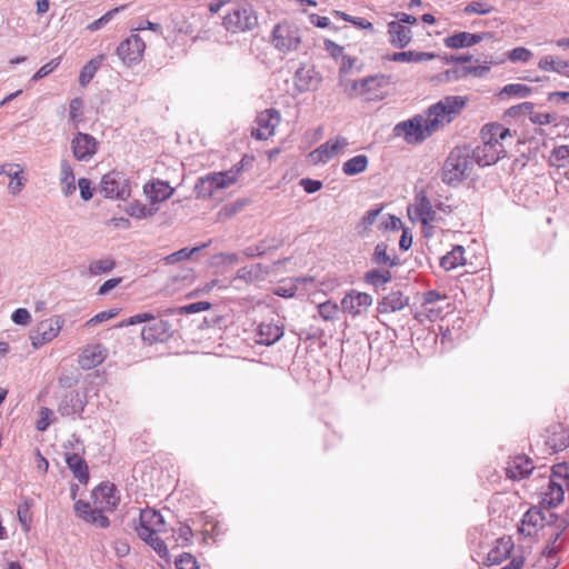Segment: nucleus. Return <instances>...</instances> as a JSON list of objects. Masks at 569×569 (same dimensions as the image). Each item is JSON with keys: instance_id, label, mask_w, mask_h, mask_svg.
<instances>
[{"instance_id": "nucleus-1", "label": "nucleus", "mask_w": 569, "mask_h": 569, "mask_svg": "<svg viewBox=\"0 0 569 569\" xmlns=\"http://www.w3.org/2000/svg\"><path fill=\"white\" fill-rule=\"evenodd\" d=\"M482 143L471 150L477 164L481 167L498 162L507 153V147L512 143L510 129L500 123H487L481 129Z\"/></svg>"}, {"instance_id": "nucleus-2", "label": "nucleus", "mask_w": 569, "mask_h": 569, "mask_svg": "<svg viewBox=\"0 0 569 569\" xmlns=\"http://www.w3.org/2000/svg\"><path fill=\"white\" fill-rule=\"evenodd\" d=\"M475 158L468 147H457L447 157L442 167V181L456 186L467 179L475 167Z\"/></svg>"}, {"instance_id": "nucleus-3", "label": "nucleus", "mask_w": 569, "mask_h": 569, "mask_svg": "<svg viewBox=\"0 0 569 569\" xmlns=\"http://www.w3.org/2000/svg\"><path fill=\"white\" fill-rule=\"evenodd\" d=\"M243 168L244 158L229 170L210 172L199 178L194 187L197 196L199 198H211L216 191L230 188L239 180Z\"/></svg>"}, {"instance_id": "nucleus-4", "label": "nucleus", "mask_w": 569, "mask_h": 569, "mask_svg": "<svg viewBox=\"0 0 569 569\" xmlns=\"http://www.w3.org/2000/svg\"><path fill=\"white\" fill-rule=\"evenodd\" d=\"M467 104V98L447 96L431 104L425 113L428 123L436 132L456 119Z\"/></svg>"}, {"instance_id": "nucleus-5", "label": "nucleus", "mask_w": 569, "mask_h": 569, "mask_svg": "<svg viewBox=\"0 0 569 569\" xmlns=\"http://www.w3.org/2000/svg\"><path fill=\"white\" fill-rule=\"evenodd\" d=\"M467 104V98L447 96L431 104L425 113L428 123L436 132L456 119Z\"/></svg>"}, {"instance_id": "nucleus-6", "label": "nucleus", "mask_w": 569, "mask_h": 569, "mask_svg": "<svg viewBox=\"0 0 569 569\" xmlns=\"http://www.w3.org/2000/svg\"><path fill=\"white\" fill-rule=\"evenodd\" d=\"M467 104V98L447 96L431 104L425 113L428 123L436 132L456 119Z\"/></svg>"}, {"instance_id": "nucleus-7", "label": "nucleus", "mask_w": 569, "mask_h": 569, "mask_svg": "<svg viewBox=\"0 0 569 569\" xmlns=\"http://www.w3.org/2000/svg\"><path fill=\"white\" fill-rule=\"evenodd\" d=\"M270 43L282 54L299 52L302 49V31L290 21L276 24L270 34Z\"/></svg>"}, {"instance_id": "nucleus-8", "label": "nucleus", "mask_w": 569, "mask_h": 569, "mask_svg": "<svg viewBox=\"0 0 569 569\" xmlns=\"http://www.w3.org/2000/svg\"><path fill=\"white\" fill-rule=\"evenodd\" d=\"M227 31L240 33L253 30L258 26V16L248 2L232 4L222 18Z\"/></svg>"}, {"instance_id": "nucleus-9", "label": "nucleus", "mask_w": 569, "mask_h": 569, "mask_svg": "<svg viewBox=\"0 0 569 569\" xmlns=\"http://www.w3.org/2000/svg\"><path fill=\"white\" fill-rule=\"evenodd\" d=\"M393 132L397 137H402L407 143H421L435 131L428 123L425 114H417L413 118L396 124Z\"/></svg>"}, {"instance_id": "nucleus-10", "label": "nucleus", "mask_w": 569, "mask_h": 569, "mask_svg": "<svg viewBox=\"0 0 569 569\" xmlns=\"http://www.w3.org/2000/svg\"><path fill=\"white\" fill-rule=\"evenodd\" d=\"M287 262L288 258L277 260L263 259L262 261L252 263L249 267H243L238 271V276L239 278H243L249 281H261L268 278H277L283 273Z\"/></svg>"}, {"instance_id": "nucleus-11", "label": "nucleus", "mask_w": 569, "mask_h": 569, "mask_svg": "<svg viewBox=\"0 0 569 569\" xmlns=\"http://www.w3.org/2000/svg\"><path fill=\"white\" fill-rule=\"evenodd\" d=\"M100 192L107 198L127 200L131 194L130 181L123 173L110 171L101 179Z\"/></svg>"}, {"instance_id": "nucleus-12", "label": "nucleus", "mask_w": 569, "mask_h": 569, "mask_svg": "<svg viewBox=\"0 0 569 569\" xmlns=\"http://www.w3.org/2000/svg\"><path fill=\"white\" fill-rule=\"evenodd\" d=\"M64 320L61 316H54L51 319L40 321L30 336L32 346L38 348L53 340L59 335Z\"/></svg>"}, {"instance_id": "nucleus-13", "label": "nucleus", "mask_w": 569, "mask_h": 569, "mask_svg": "<svg viewBox=\"0 0 569 569\" xmlns=\"http://www.w3.org/2000/svg\"><path fill=\"white\" fill-rule=\"evenodd\" d=\"M349 146L347 138L337 136L320 144L317 149L309 153L312 163H326L333 157L340 154Z\"/></svg>"}, {"instance_id": "nucleus-14", "label": "nucleus", "mask_w": 569, "mask_h": 569, "mask_svg": "<svg viewBox=\"0 0 569 569\" xmlns=\"http://www.w3.org/2000/svg\"><path fill=\"white\" fill-rule=\"evenodd\" d=\"M146 49L144 41L138 34H131L120 42L117 48V54L127 66H132L142 59Z\"/></svg>"}, {"instance_id": "nucleus-15", "label": "nucleus", "mask_w": 569, "mask_h": 569, "mask_svg": "<svg viewBox=\"0 0 569 569\" xmlns=\"http://www.w3.org/2000/svg\"><path fill=\"white\" fill-rule=\"evenodd\" d=\"M407 212L412 222H420L423 228H427L436 216L431 202L423 192L415 197V202L407 208Z\"/></svg>"}, {"instance_id": "nucleus-16", "label": "nucleus", "mask_w": 569, "mask_h": 569, "mask_svg": "<svg viewBox=\"0 0 569 569\" xmlns=\"http://www.w3.org/2000/svg\"><path fill=\"white\" fill-rule=\"evenodd\" d=\"M280 112L276 109H267L257 116L256 129L252 136L258 140H267L274 134V130L280 123Z\"/></svg>"}, {"instance_id": "nucleus-17", "label": "nucleus", "mask_w": 569, "mask_h": 569, "mask_svg": "<svg viewBox=\"0 0 569 569\" xmlns=\"http://www.w3.org/2000/svg\"><path fill=\"white\" fill-rule=\"evenodd\" d=\"M73 157L78 161H89L98 151L99 142L89 133L77 132L70 142Z\"/></svg>"}, {"instance_id": "nucleus-18", "label": "nucleus", "mask_w": 569, "mask_h": 569, "mask_svg": "<svg viewBox=\"0 0 569 569\" xmlns=\"http://www.w3.org/2000/svg\"><path fill=\"white\" fill-rule=\"evenodd\" d=\"M373 299L369 293L351 290L341 300V309L352 317L363 315L371 306Z\"/></svg>"}, {"instance_id": "nucleus-19", "label": "nucleus", "mask_w": 569, "mask_h": 569, "mask_svg": "<svg viewBox=\"0 0 569 569\" xmlns=\"http://www.w3.org/2000/svg\"><path fill=\"white\" fill-rule=\"evenodd\" d=\"M73 509L76 516L87 523L103 529L110 526L109 518L103 515V509L99 508V506L92 508L89 502L84 500H78L74 502Z\"/></svg>"}, {"instance_id": "nucleus-20", "label": "nucleus", "mask_w": 569, "mask_h": 569, "mask_svg": "<svg viewBox=\"0 0 569 569\" xmlns=\"http://www.w3.org/2000/svg\"><path fill=\"white\" fill-rule=\"evenodd\" d=\"M466 253H472V251H447V254L440 258V266L445 270H452L458 266H467L466 272L475 273L485 266V258L481 256L480 261L473 262L468 261Z\"/></svg>"}, {"instance_id": "nucleus-21", "label": "nucleus", "mask_w": 569, "mask_h": 569, "mask_svg": "<svg viewBox=\"0 0 569 569\" xmlns=\"http://www.w3.org/2000/svg\"><path fill=\"white\" fill-rule=\"evenodd\" d=\"M321 80V76L316 68L307 64H301L293 76V84L299 92L316 90Z\"/></svg>"}, {"instance_id": "nucleus-22", "label": "nucleus", "mask_w": 569, "mask_h": 569, "mask_svg": "<svg viewBox=\"0 0 569 569\" xmlns=\"http://www.w3.org/2000/svg\"><path fill=\"white\" fill-rule=\"evenodd\" d=\"M117 487L113 483H101L92 491L94 503L99 508L112 511L119 503L120 498L117 496Z\"/></svg>"}, {"instance_id": "nucleus-23", "label": "nucleus", "mask_w": 569, "mask_h": 569, "mask_svg": "<svg viewBox=\"0 0 569 569\" xmlns=\"http://www.w3.org/2000/svg\"><path fill=\"white\" fill-rule=\"evenodd\" d=\"M380 228L388 230L392 233H400L399 249H410L412 244V234L408 228H405L402 221L392 214H385L381 218Z\"/></svg>"}, {"instance_id": "nucleus-24", "label": "nucleus", "mask_w": 569, "mask_h": 569, "mask_svg": "<svg viewBox=\"0 0 569 569\" xmlns=\"http://www.w3.org/2000/svg\"><path fill=\"white\" fill-rule=\"evenodd\" d=\"M170 330L171 325L168 320H158L142 328L141 338L149 345L163 342L170 337Z\"/></svg>"}, {"instance_id": "nucleus-25", "label": "nucleus", "mask_w": 569, "mask_h": 569, "mask_svg": "<svg viewBox=\"0 0 569 569\" xmlns=\"http://www.w3.org/2000/svg\"><path fill=\"white\" fill-rule=\"evenodd\" d=\"M515 545L510 536L497 539L495 547L488 552L485 565L496 566L505 561L511 553Z\"/></svg>"}, {"instance_id": "nucleus-26", "label": "nucleus", "mask_w": 569, "mask_h": 569, "mask_svg": "<svg viewBox=\"0 0 569 569\" xmlns=\"http://www.w3.org/2000/svg\"><path fill=\"white\" fill-rule=\"evenodd\" d=\"M11 177L8 184V191L12 196L21 192L26 184V177L23 176V168L18 163H2L0 164V176Z\"/></svg>"}, {"instance_id": "nucleus-27", "label": "nucleus", "mask_w": 569, "mask_h": 569, "mask_svg": "<svg viewBox=\"0 0 569 569\" xmlns=\"http://www.w3.org/2000/svg\"><path fill=\"white\" fill-rule=\"evenodd\" d=\"M491 34L489 32L481 33H470V32H458L452 36L447 37L443 42L447 48L450 49H459L472 47L486 38H490Z\"/></svg>"}, {"instance_id": "nucleus-28", "label": "nucleus", "mask_w": 569, "mask_h": 569, "mask_svg": "<svg viewBox=\"0 0 569 569\" xmlns=\"http://www.w3.org/2000/svg\"><path fill=\"white\" fill-rule=\"evenodd\" d=\"M84 397L79 391H71L61 399L58 412L63 417L80 416L84 410Z\"/></svg>"}, {"instance_id": "nucleus-29", "label": "nucleus", "mask_w": 569, "mask_h": 569, "mask_svg": "<svg viewBox=\"0 0 569 569\" xmlns=\"http://www.w3.org/2000/svg\"><path fill=\"white\" fill-rule=\"evenodd\" d=\"M389 42L398 49L406 48L412 39V31L400 22L391 21L388 23Z\"/></svg>"}, {"instance_id": "nucleus-30", "label": "nucleus", "mask_w": 569, "mask_h": 569, "mask_svg": "<svg viewBox=\"0 0 569 569\" xmlns=\"http://www.w3.org/2000/svg\"><path fill=\"white\" fill-rule=\"evenodd\" d=\"M408 305L409 297L397 290L385 296L378 303L377 310L379 313L396 312L402 310Z\"/></svg>"}, {"instance_id": "nucleus-31", "label": "nucleus", "mask_w": 569, "mask_h": 569, "mask_svg": "<svg viewBox=\"0 0 569 569\" xmlns=\"http://www.w3.org/2000/svg\"><path fill=\"white\" fill-rule=\"evenodd\" d=\"M143 192L151 202L156 203L169 199L173 193V189L168 182L156 180L144 184Z\"/></svg>"}, {"instance_id": "nucleus-32", "label": "nucleus", "mask_w": 569, "mask_h": 569, "mask_svg": "<svg viewBox=\"0 0 569 569\" xmlns=\"http://www.w3.org/2000/svg\"><path fill=\"white\" fill-rule=\"evenodd\" d=\"M535 466L527 456H516L507 467V476L511 479H522L528 477Z\"/></svg>"}, {"instance_id": "nucleus-33", "label": "nucleus", "mask_w": 569, "mask_h": 569, "mask_svg": "<svg viewBox=\"0 0 569 569\" xmlns=\"http://www.w3.org/2000/svg\"><path fill=\"white\" fill-rule=\"evenodd\" d=\"M387 84L388 80L382 74H376L363 78V98L367 100L381 99V89Z\"/></svg>"}, {"instance_id": "nucleus-34", "label": "nucleus", "mask_w": 569, "mask_h": 569, "mask_svg": "<svg viewBox=\"0 0 569 569\" xmlns=\"http://www.w3.org/2000/svg\"><path fill=\"white\" fill-rule=\"evenodd\" d=\"M106 358L104 349L100 346L86 348L79 358V363L82 369L89 370L103 362Z\"/></svg>"}, {"instance_id": "nucleus-35", "label": "nucleus", "mask_w": 569, "mask_h": 569, "mask_svg": "<svg viewBox=\"0 0 569 569\" xmlns=\"http://www.w3.org/2000/svg\"><path fill=\"white\" fill-rule=\"evenodd\" d=\"M565 497V490L561 483L556 482L552 478L549 479L548 490L540 502V506L545 509L556 508L562 502Z\"/></svg>"}, {"instance_id": "nucleus-36", "label": "nucleus", "mask_w": 569, "mask_h": 569, "mask_svg": "<svg viewBox=\"0 0 569 569\" xmlns=\"http://www.w3.org/2000/svg\"><path fill=\"white\" fill-rule=\"evenodd\" d=\"M283 327L274 323H260L258 327V342L266 346H271L279 341L283 336Z\"/></svg>"}, {"instance_id": "nucleus-37", "label": "nucleus", "mask_w": 569, "mask_h": 569, "mask_svg": "<svg viewBox=\"0 0 569 569\" xmlns=\"http://www.w3.org/2000/svg\"><path fill=\"white\" fill-rule=\"evenodd\" d=\"M66 462L72 471L74 478L81 483H87L89 480L88 465L83 458L78 453H66Z\"/></svg>"}, {"instance_id": "nucleus-38", "label": "nucleus", "mask_w": 569, "mask_h": 569, "mask_svg": "<svg viewBox=\"0 0 569 569\" xmlns=\"http://www.w3.org/2000/svg\"><path fill=\"white\" fill-rule=\"evenodd\" d=\"M60 184L61 191L66 197L76 191V178L71 164L67 160L60 163Z\"/></svg>"}, {"instance_id": "nucleus-39", "label": "nucleus", "mask_w": 569, "mask_h": 569, "mask_svg": "<svg viewBox=\"0 0 569 569\" xmlns=\"http://www.w3.org/2000/svg\"><path fill=\"white\" fill-rule=\"evenodd\" d=\"M391 272L389 269H371L363 276V281L372 286L376 290L383 288V286L391 281Z\"/></svg>"}, {"instance_id": "nucleus-40", "label": "nucleus", "mask_w": 569, "mask_h": 569, "mask_svg": "<svg viewBox=\"0 0 569 569\" xmlns=\"http://www.w3.org/2000/svg\"><path fill=\"white\" fill-rule=\"evenodd\" d=\"M435 58L433 53L430 52H419V51H401L395 52L390 56L391 61L396 62H422L432 60Z\"/></svg>"}, {"instance_id": "nucleus-41", "label": "nucleus", "mask_w": 569, "mask_h": 569, "mask_svg": "<svg viewBox=\"0 0 569 569\" xmlns=\"http://www.w3.org/2000/svg\"><path fill=\"white\" fill-rule=\"evenodd\" d=\"M106 56L99 54L96 58L91 59L80 71L79 74V83L80 86L84 87L87 86L92 78L94 77L96 72L104 61Z\"/></svg>"}, {"instance_id": "nucleus-42", "label": "nucleus", "mask_w": 569, "mask_h": 569, "mask_svg": "<svg viewBox=\"0 0 569 569\" xmlns=\"http://www.w3.org/2000/svg\"><path fill=\"white\" fill-rule=\"evenodd\" d=\"M139 522L146 527L159 531L160 528L164 525V518L159 511L147 508L140 511Z\"/></svg>"}, {"instance_id": "nucleus-43", "label": "nucleus", "mask_w": 569, "mask_h": 569, "mask_svg": "<svg viewBox=\"0 0 569 569\" xmlns=\"http://www.w3.org/2000/svg\"><path fill=\"white\" fill-rule=\"evenodd\" d=\"M368 157L365 154H358L347 160L342 164V172L346 176H356L363 172L368 167Z\"/></svg>"}, {"instance_id": "nucleus-44", "label": "nucleus", "mask_w": 569, "mask_h": 569, "mask_svg": "<svg viewBox=\"0 0 569 569\" xmlns=\"http://www.w3.org/2000/svg\"><path fill=\"white\" fill-rule=\"evenodd\" d=\"M550 164L563 168L569 166V144L557 146L552 149L550 158Z\"/></svg>"}, {"instance_id": "nucleus-45", "label": "nucleus", "mask_w": 569, "mask_h": 569, "mask_svg": "<svg viewBox=\"0 0 569 569\" xmlns=\"http://www.w3.org/2000/svg\"><path fill=\"white\" fill-rule=\"evenodd\" d=\"M340 86L343 89V92L350 97H363V79L360 80H347L345 78H340Z\"/></svg>"}, {"instance_id": "nucleus-46", "label": "nucleus", "mask_w": 569, "mask_h": 569, "mask_svg": "<svg viewBox=\"0 0 569 569\" xmlns=\"http://www.w3.org/2000/svg\"><path fill=\"white\" fill-rule=\"evenodd\" d=\"M126 211L129 216L133 218L144 219L153 216L157 209L152 207H147L146 204L136 201L130 203Z\"/></svg>"}, {"instance_id": "nucleus-47", "label": "nucleus", "mask_w": 569, "mask_h": 569, "mask_svg": "<svg viewBox=\"0 0 569 569\" xmlns=\"http://www.w3.org/2000/svg\"><path fill=\"white\" fill-rule=\"evenodd\" d=\"M211 308V303L208 301H198L192 302L176 309H169L168 312L174 313V315H190V313H197L201 311L209 310Z\"/></svg>"}, {"instance_id": "nucleus-48", "label": "nucleus", "mask_w": 569, "mask_h": 569, "mask_svg": "<svg viewBox=\"0 0 569 569\" xmlns=\"http://www.w3.org/2000/svg\"><path fill=\"white\" fill-rule=\"evenodd\" d=\"M116 266V262L111 258H104L94 260L89 264V272L92 276H99L110 272Z\"/></svg>"}, {"instance_id": "nucleus-49", "label": "nucleus", "mask_w": 569, "mask_h": 569, "mask_svg": "<svg viewBox=\"0 0 569 569\" xmlns=\"http://www.w3.org/2000/svg\"><path fill=\"white\" fill-rule=\"evenodd\" d=\"M545 521V515L541 511V509L537 507H531L522 518V525L531 526V527H538L543 526Z\"/></svg>"}, {"instance_id": "nucleus-50", "label": "nucleus", "mask_w": 569, "mask_h": 569, "mask_svg": "<svg viewBox=\"0 0 569 569\" xmlns=\"http://www.w3.org/2000/svg\"><path fill=\"white\" fill-rule=\"evenodd\" d=\"M567 67H569V62H567V61L556 62L551 56H545L538 62V68L543 71L561 72Z\"/></svg>"}, {"instance_id": "nucleus-51", "label": "nucleus", "mask_w": 569, "mask_h": 569, "mask_svg": "<svg viewBox=\"0 0 569 569\" xmlns=\"http://www.w3.org/2000/svg\"><path fill=\"white\" fill-rule=\"evenodd\" d=\"M382 209H383V206H379V207L370 209L366 212V214L363 216V218L360 222V226L362 227L363 230H367L369 227L375 224L378 219H379L378 227L380 228L381 218L383 217V216H381Z\"/></svg>"}, {"instance_id": "nucleus-52", "label": "nucleus", "mask_w": 569, "mask_h": 569, "mask_svg": "<svg viewBox=\"0 0 569 569\" xmlns=\"http://www.w3.org/2000/svg\"><path fill=\"white\" fill-rule=\"evenodd\" d=\"M399 258L397 256H389L387 251H373L371 261L378 266H386L389 269L398 263Z\"/></svg>"}, {"instance_id": "nucleus-53", "label": "nucleus", "mask_w": 569, "mask_h": 569, "mask_svg": "<svg viewBox=\"0 0 569 569\" xmlns=\"http://www.w3.org/2000/svg\"><path fill=\"white\" fill-rule=\"evenodd\" d=\"M493 10V7L483 1H471L469 2L463 12L467 14H488Z\"/></svg>"}, {"instance_id": "nucleus-54", "label": "nucleus", "mask_w": 569, "mask_h": 569, "mask_svg": "<svg viewBox=\"0 0 569 569\" xmlns=\"http://www.w3.org/2000/svg\"><path fill=\"white\" fill-rule=\"evenodd\" d=\"M126 8V6H121V7H118V8H114L110 11H108L107 13H104L102 17H100L99 19L94 20L93 22H91L90 24H88L87 29L90 30V31H97L99 30L100 28H102L104 24H107L112 18L113 16L123 10Z\"/></svg>"}, {"instance_id": "nucleus-55", "label": "nucleus", "mask_w": 569, "mask_h": 569, "mask_svg": "<svg viewBox=\"0 0 569 569\" xmlns=\"http://www.w3.org/2000/svg\"><path fill=\"white\" fill-rule=\"evenodd\" d=\"M508 59L511 62H528L532 58V52L525 47H517L508 52Z\"/></svg>"}, {"instance_id": "nucleus-56", "label": "nucleus", "mask_w": 569, "mask_h": 569, "mask_svg": "<svg viewBox=\"0 0 569 569\" xmlns=\"http://www.w3.org/2000/svg\"><path fill=\"white\" fill-rule=\"evenodd\" d=\"M174 565L177 569H200L196 558L189 552L180 555Z\"/></svg>"}, {"instance_id": "nucleus-57", "label": "nucleus", "mask_w": 569, "mask_h": 569, "mask_svg": "<svg viewBox=\"0 0 569 569\" xmlns=\"http://www.w3.org/2000/svg\"><path fill=\"white\" fill-rule=\"evenodd\" d=\"M160 558L168 560L169 559V550L167 548L166 542L160 539L157 535L147 542Z\"/></svg>"}, {"instance_id": "nucleus-58", "label": "nucleus", "mask_w": 569, "mask_h": 569, "mask_svg": "<svg viewBox=\"0 0 569 569\" xmlns=\"http://www.w3.org/2000/svg\"><path fill=\"white\" fill-rule=\"evenodd\" d=\"M318 312L323 320H332L338 312V306L327 301L318 306Z\"/></svg>"}, {"instance_id": "nucleus-59", "label": "nucleus", "mask_w": 569, "mask_h": 569, "mask_svg": "<svg viewBox=\"0 0 569 569\" xmlns=\"http://www.w3.org/2000/svg\"><path fill=\"white\" fill-rule=\"evenodd\" d=\"M530 92V88L520 83L508 84L502 89V93L513 94L519 98H526L529 96Z\"/></svg>"}, {"instance_id": "nucleus-60", "label": "nucleus", "mask_w": 569, "mask_h": 569, "mask_svg": "<svg viewBox=\"0 0 569 569\" xmlns=\"http://www.w3.org/2000/svg\"><path fill=\"white\" fill-rule=\"evenodd\" d=\"M60 64V58H54L50 60L48 63L43 64L32 77L33 81L42 79L50 74L53 70L58 68Z\"/></svg>"}, {"instance_id": "nucleus-61", "label": "nucleus", "mask_w": 569, "mask_h": 569, "mask_svg": "<svg viewBox=\"0 0 569 569\" xmlns=\"http://www.w3.org/2000/svg\"><path fill=\"white\" fill-rule=\"evenodd\" d=\"M196 251H173L171 254L163 258L166 264H176L190 260Z\"/></svg>"}, {"instance_id": "nucleus-62", "label": "nucleus", "mask_w": 569, "mask_h": 569, "mask_svg": "<svg viewBox=\"0 0 569 569\" xmlns=\"http://www.w3.org/2000/svg\"><path fill=\"white\" fill-rule=\"evenodd\" d=\"M82 107L83 102L80 98H74L70 101L69 104V117L70 120L78 123L82 116Z\"/></svg>"}, {"instance_id": "nucleus-63", "label": "nucleus", "mask_w": 569, "mask_h": 569, "mask_svg": "<svg viewBox=\"0 0 569 569\" xmlns=\"http://www.w3.org/2000/svg\"><path fill=\"white\" fill-rule=\"evenodd\" d=\"M561 536V531H557L550 536L549 542L543 550V555L546 557H553L558 551H560V545H557L558 539Z\"/></svg>"}, {"instance_id": "nucleus-64", "label": "nucleus", "mask_w": 569, "mask_h": 569, "mask_svg": "<svg viewBox=\"0 0 569 569\" xmlns=\"http://www.w3.org/2000/svg\"><path fill=\"white\" fill-rule=\"evenodd\" d=\"M11 319L16 325L27 326L31 320V316L27 309L18 308L11 315Z\"/></svg>"}]
</instances>
